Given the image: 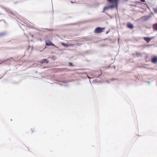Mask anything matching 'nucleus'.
Returning a JSON list of instances; mask_svg holds the SVG:
<instances>
[{
  "label": "nucleus",
  "instance_id": "f257e3e1",
  "mask_svg": "<svg viewBox=\"0 0 157 157\" xmlns=\"http://www.w3.org/2000/svg\"><path fill=\"white\" fill-rule=\"evenodd\" d=\"M105 28H100L99 27L96 28L94 31V32L95 33H100L102 32L105 29Z\"/></svg>",
  "mask_w": 157,
  "mask_h": 157
},
{
  "label": "nucleus",
  "instance_id": "f03ea898",
  "mask_svg": "<svg viewBox=\"0 0 157 157\" xmlns=\"http://www.w3.org/2000/svg\"><path fill=\"white\" fill-rule=\"evenodd\" d=\"M114 6H112V5L109 6H108L105 7L103 9L102 12H104L105 10H107L109 9H113L114 8Z\"/></svg>",
  "mask_w": 157,
  "mask_h": 157
},
{
  "label": "nucleus",
  "instance_id": "7ed1b4c3",
  "mask_svg": "<svg viewBox=\"0 0 157 157\" xmlns=\"http://www.w3.org/2000/svg\"><path fill=\"white\" fill-rule=\"evenodd\" d=\"M151 62L153 63H157V56H153L151 59Z\"/></svg>",
  "mask_w": 157,
  "mask_h": 157
},
{
  "label": "nucleus",
  "instance_id": "20e7f679",
  "mask_svg": "<svg viewBox=\"0 0 157 157\" xmlns=\"http://www.w3.org/2000/svg\"><path fill=\"white\" fill-rule=\"evenodd\" d=\"M119 0H115V2L114 3L115 4H113L112 6H114V8H116L117 9L118 8V4L119 3Z\"/></svg>",
  "mask_w": 157,
  "mask_h": 157
},
{
  "label": "nucleus",
  "instance_id": "39448f33",
  "mask_svg": "<svg viewBox=\"0 0 157 157\" xmlns=\"http://www.w3.org/2000/svg\"><path fill=\"white\" fill-rule=\"evenodd\" d=\"M46 44L47 46L48 45H52V46H54V45L53 44L51 41L49 40L47 41H46Z\"/></svg>",
  "mask_w": 157,
  "mask_h": 157
},
{
  "label": "nucleus",
  "instance_id": "423d86ee",
  "mask_svg": "<svg viewBox=\"0 0 157 157\" xmlns=\"http://www.w3.org/2000/svg\"><path fill=\"white\" fill-rule=\"evenodd\" d=\"M127 27L129 28L132 29L133 28V26L132 24L130 23H128L127 24Z\"/></svg>",
  "mask_w": 157,
  "mask_h": 157
},
{
  "label": "nucleus",
  "instance_id": "0eeeda50",
  "mask_svg": "<svg viewBox=\"0 0 157 157\" xmlns=\"http://www.w3.org/2000/svg\"><path fill=\"white\" fill-rule=\"evenodd\" d=\"M144 40L147 43L149 42L151 40V38L148 37H145L144 38Z\"/></svg>",
  "mask_w": 157,
  "mask_h": 157
},
{
  "label": "nucleus",
  "instance_id": "6e6552de",
  "mask_svg": "<svg viewBox=\"0 0 157 157\" xmlns=\"http://www.w3.org/2000/svg\"><path fill=\"white\" fill-rule=\"evenodd\" d=\"M52 71L54 73H56L60 71V69L59 68H53L52 69Z\"/></svg>",
  "mask_w": 157,
  "mask_h": 157
},
{
  "label": "nucleus",
  "instance_id": "1a4fd4ad",
  "mask_svg": "<svg viewBox=\"0 0 157 157\" xmlns=\"http://www.w3.org/2000/svg\"><path fill=\"white\" fill-rule=\"evenodd\" d=\"M48 61L46 59H44L43 60H42L40 61L41 63H48Z\"/></svg>",
  "mask_w": 157,
  "mask_h": 157
},
{
  "label": "nucleus",
  "instance_id": "9d476101",
  "mask_svg": "<svg viewBox=\"0 0 157 157\" xmlns=\"http://www.w3.org/2000/svg\"><path fill=\"white\" fill-rule=\"evenodd\" d=\"M110 3L113 4L115 2V0H107Z\"/></svg>",
  "mask_w": 157,
  "mask_h": 157
},
{
  "label": "nucleus",
  "instance_id": "9b49d317",
  "mask_svg": "<svg viewBox=\"0 0 157 157\" xmlns=\"http://www.w3.org/2000/svg\"><path fill=\"white\" fill-rule=\"evenodd\" d=\"M153 28L154 30L157 31V23L153 25Z\"/></svg>",
  "mask_w": 157,
  "mask_h": 157
},
{
  "label": "nucleus",
  "instance_id": "f8f14e48",
  "mask_svg": "<svg viewBox=\"0 0 157 157\" xmlns=\"http://www.w3.org/2000/svg\"><path fill=\"white\" fill-rule=\"evenodd\" d=\"M62 44L64 46L67 47L69 46V45L63 43H62Z\"/></svg>",
  "mask_w": 157,
  "mask_h": 157
},
{
  "label": "nucleus",
  "instance_id": "ddd939ff",
  "mask_svg": "<svg viewBox=\"0 0 157 157\" xmlns=\"http://www.w3.org/2000/svg\"><path fill=\"white\" fill-rule=\"evenodd\" d=\"M31 132L32 133L33 132H34V131H35V129L34 128H31Z\"/></svg>",
  "mask_w": 157,
  "mask_h": 157
},
{
  "label": "nucleus",
  "instance_id": "4468645a",
  "mask_svg": "<svg viewBox=\"0 0 157 157\" xmlns=\"http://www.w3.org/2000/svg\"><path fill=\"white\" fill-rule=\"evenodd\" d=\"M68 64H69V66H73L72 63L71 62L69 63H68Z\"/></svg>",
  "mask_w": 157,
  "mask_h": 157
},
{
  "label": "nucleus",
  "instance_id": "2eb2a0df",
  "mask_svg": "<svg viewBox=\"0 0 157 157\" xmlns=\"http://www.w3.org/2000/svg\"><path fill=\"white\" fill-rule=\"evenodd\" d=\"M140 1L141 2H145V0H140Z\"/></svg>",
  "mask_w": 157,
  "mask_h": 157
},
{
  "label": "nucleus",
  "instance_id": "dca6fc26",
  "mask_svg": "<svg viewBox=\"0 0 157 157\" xmlns=\"http://www.w3.org/2000/svg\"><path fill=\"white\" fill-rule=\"evenodd\" d=\"M140 3H141V2H138V4H140Z\"/></svg>",
  "mask_w": 157,
  "mask_h": 157
},
{
  "label": "nucleus",
  "instance_id": "f3484780",
  "mask_svg": "<svg viewBox=\"0 0 157 157\" xmlns=\"http://www.w3.org/2000/svg\"><path fill=\"white\" fill-rule=\"evenodd\" d=\"M109 33V32H107L106 34H107Z\"/></svg>",
  "mask_w": 157,
  "mask_h": 157
}]
</instances>
